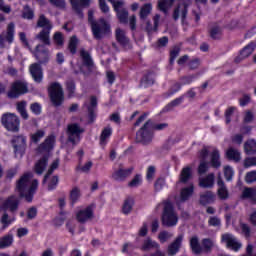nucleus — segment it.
Masks as SVG:
<instances>
[{"label":"nucleus","instance_id":"69168bd1","mask_svg":"<svg viewBox=\"0 0 256 256\" xmlns=\"http://www.w3.org/2000/svg\"><path fill=\"white\" fill-rule=\"evenodd\" d=\"M81 195V192L79 190V188H73L72 191L70 192V199L73 203H75V201H77V199H79Z\"/></svg>","mask_w":256,"mask_h":256},{"label":"nucleus","instance_id":"e433bc0d","mask_svg":"<svg viewBox=\"0 0 256 256\" xmlns=\"http://www.w3.org/2000/svg\"><path fill=\"white\" fill-rule=\"evenodd\" d=\"M13 245V236L12 234H7L4 237L0 238V249H7Z\"/></svg>","mask_w":256,"mask_h":256},{"label":"nucleus","instance_id":"f257e3e1","mask_svg":"<svg viewBox=\"0 0 256 256\" xmlns=\"http://www.w3.org/2000/svg\"><path fill=\"white\" fill-rule=\"evenodd\" d=\"M31 179H33V173L28 172L22 175L16 183L17 193H19L20 197H24L28 203L33 201V195H35V191L39 187V181Z\"/></svg>","mask_w":256,"mask_h":256},{"label":"nucleus","instance_id":"0eeeda50","mask_svg":"<svg viewBox=\"0 0 256 256\" xmlns=\"http://www.w3.org/2000/svg\"><path fill=\"white\" fill-rule=\"evenodd\" d=\"M91 29L95 39H103V37L110 31L109 24H107V21L103 18L96 22H92Z\"/></svg>","mask_w":256,"mask_h":256},{"label":"nucleus","instance_id":"4d7b16f0","mask_svg":"<svg viewBox=\"0 0 256 256\" xmlns=\"http://www.w3.org/2000/svg\"><path fill=\"white\" fill-rule=\"evenodd\" d=\"M233 175H235V171H233V168L230 166H225L224 177L226 178V181H231V179H233Z\"/></svg>","mask_w":256,"mask_h":256},{"label":"nucleus","instance_id":"72a5a7b5","mask_svg":"<svg viewBox=\"0 0 256 256\" xmlns=\"http://www.w3.org/2000/svg\"><path fill=\"white\" fill-rule=\"evenodd\" d=\"M151 249H159V243L153 241L152 239L150 238H147L142 247H141V250L142 251H151Z\"/></svg>","mask_w":256,"mask_h":256},{"label":"nucleus","instance_id":"f704fd0d","mask_svg":"<svg viewBox=\"0 0 256 256\" xmlns=\"http://www.w3.org/2000/svg\"><path fill=\"white\" fill-rule=\"evenodd\" d=\"M153 10V6L150 3L144 4L140 9V19L145 21L149 15H151V11Z\"/></svg>","mask_w":256,"mask_h":256},{"label":"nucleus","instance_id":"4468645a","mask_svg":"<svg viewBox=\"0 0 256 256\" xmlns=\"http://www.w3.org/2000/svg\"><path fill=\"white\" fill-rule=\"evenodd\" d=\"M69 2L80 19H83V9L91 5V0H69Z\"/></svg>","mask_w":256,"mask_h":256},{"label":"nucleus","instance_id":"20e7f679","mask_svg":"<svg viewBox=\"0 0 256 256\" xmlns=\"http://www.w3.org/2000/svg\"><path fill=\"white\" fill-rule=\"evenodd\" d=\"M179 221V217L175 210L173 209V204L167 201L164 203V210L162 214V225L166 227H175Z\"/></svg>","mask_w":256,"mask_h":256},{"label":"nucleus","instance_id":"8fccbe9b","mask_svg":"<svg viewBox=\"0 0 256 256\" xmlns=\"http://www.w3.org/2000/svg\"><path fill=\"white\" fill-rule=\"evenodd\" d=\"M23 19L31 20L33 17H35V13L33 12V9H31L28 5L24 6L23 12H22Z\"/></svg>","mask_w":256,"mask_h":256},{"label":"nucleus","instance_id":"9b49d317","mask_svg":"<svg viewBox=\"0 0 256 256\" xmlns=\"http://www.w3.org/2000/svg\"><path fill=\"white\" fill-rule=\"evenodd\" d=\"M29 91L27 83L25 81L18 80L14 82L8 92L9 99H17L19 95H25Z\"/></svg>","mask_w":256,"mask_h":256},{"label":"nucleus","instance_id":"4c0bfd02","mask_svg":"<svg viewBox=\"0 0 256 256\" xmlns=\"http://www.w3.org/2000/svg\"><path fill=\"white\" fill-rule=\"evenodd\" d=\"M220 154L219 150L213 149L212 154H211V165L212 167H215L216 169L221 167V160H220Z\"/></svg>","mask_w":256,"mask_h":256},{"label":"nucleus","instance_id":"aec40b11","mask_svg":"<svg viewBox=\"0 0 256 256\" xmlns=\"http://www.w3.org/2000/svg\"><path fill=\"white\" fill-rule=\"evenodd\" d=\"M181 243H183V235H179L169 246L168 255H177L179 249H181Z\"/></svg>","mask_w":256,"mask_h":256},{"label":"nucleus","instance_id":"c03bdc74","mask_svg":"<svg viewBox=\"0 0 256 256\" xmlns=\"http://www.w3.org/2000/svg\"><path fill=\"white\" fill-rule=\"evenodd\" d=\"M185 99V96L182 95L179 98L174 99L171 101L165 108L164 111H173L174 107H178V105H181Z\"/></svg>","mask_w":256,"mask_h":256},{"label":"nucleus","instance_id":"79ce46f5","mask_svg":"<svg viewBox=\"0 0 256 256\" xmlns=\"http://www.w3.org/2000/svg\"><path fill=\"white\" fill-rule=\"evenodd\" d=\"M143 183V177L140 174H136L133 179L128 182V187L130 189H135L137 187H140Z\"/></svg>","mask_w":256,"mask_h":256},{"label":"nucleus","instance_id":"bf43d9fd","mask_svg":"<svg viewBox=\"0 0 256 256\" xmlns=\"http://www.w3.org/2000/svg\"><path fill=\"white\" fill-rule=\"evenodd\" d=\"M66 87L69 97H73V95H75V82L73 80H69L66 83Z\"/></svg>","mask_w":256,"mask_h":256},{"label":"nucleus","instance_id":"39448f33","mask_svg":"<svg viewBox=\"0 0 256 256\" xmlns=\"http://www.w3.org/2000/svg\"><path fill=\"white\" fill-rule=\"evenodd\" d=\"M83 133H85V129L77 123H72L67 126L66 134L69 143H72V145H77V143L81 141V135H83Z\"/></svg>","mask_w":256,"mask_h":256},{"label":"nucleus","instance_id":"b1692460","mask_svg":"<svg viewBox=\"0 0 256 256\" xmlns=\"http://www.w3.org/2000/svg\"><path fill=\"white\" fill-rule=\"evenodd\" d=\"M111 135H113V128H111V126H106L102 130V133L100 135V145L102 147H105V145H107V141L109 137H111Z\"/></svg>","mask_w":256,"mask_h":256},{"label":"nucleus","instance_id":"0e129e2a","mask_svg":"<svg viewBox=\"0 0 256 256\" xmlns=\"http://www.w3.org/2000/svg\"><path fill=\"white\" fill-rule=\"evenodd\" d=\"M210 36L212 39H219V37H221V28L217 26L213 27L210 30Z\"/></svg>","mask_w":256,"mask_h":256},{"label":"nucleus","instance_id":"dca6fc26","mask_svg":"<svg viewBox=\"0 0 256 256\" xmlns=\"http://www.w3.org/2000/svg\"><path fill=\"white\" fill-rule=\"evenodd\" d=\"M132 174L133 167H130L128 169L119 168L112 173V179H114V181L123 182L126 181L128 177H131Z\"/></svg>","mask_w":256,"mask_h":256},{"label":"nucleus","instance_id":"bb28decb","mask_svg":"<svg viewBox=\"0 0 256 256\" xmlns=\"http://www.w3.org/2000/svg\"><path fill=\"white\" fill-rule=\"evenodd\" d=\"M133 205H135V200L132 197L126 198L122 205V213L124 215H129L131 211H133Z\"/></svg>","mask_w":256,"mask_h":256},{"label":"nucleus","instance_id":"5fc2aeb1","mask_svg":"<svg viewBox=\"0 0 256 256\" xmlns=\"http://www.w3.org/2000/svg\"><path fill=\"white\" fill-rule=\"evenodd\" d=\"M117 17L120 21V23H127L128 22V19H129V13L127 12V10H119L117 12Z\"/></svg>","mask_w":256,"mask_h":256},{"label":"nucleus","instance_id":"09e8293b","mask_svg":"<svg viewBox=\"0 0 256 256\" xmlns=\"http://www.w3.org/2000/svg\"><path fill=\"white\" fill-rule=\"evenodd\" d=\"M190 247L196 255H199L201 253V246L199 245V239L197 237H192L190 240Z\"/></svg>","mask_w":256,"mask_h":256},{"label":"nucleus","instance_id":"de8ad7c7","mask_svg":"<svg viewBox=\"0 0 256 256\" xmlns=\"http://www.w3.org/2000/svg\"><path fill=\"white\" fill-rule=\"evenodd\" d=\"M255 189L254 188H245L242 192V199H250L255 201Z\"/></svg>","mask_w":256,"mask_h":256},{"label":"nucleus","instance_id":"c756f323","mask_svg":"<svg viewBox=\"0 0 256 256\" xmlns=\"http://www.w3.org/2000/svg\"><path fill=\"white\" fill-rule=\"evenodd\" d=\"M215 201V194L211 191H206L200 195V203L201 205H209V203H213Z\"/></svg>","mask_w":256,"mask_h":256},{"label":"nucleus","instance_id":"37998d69","mask_svg":"<svg viewBox=\"0 0 256 256\" xmlns=\"http://www.w3.org/2000/svg\"><path fill=\"white\" fill-rule=\"evenodd\" d=\"M49 33H51V30H42L39 34L36 35V39H39L44 45H49Z\"/></svg>","mask_w":256,"mask_h":256},{"label":"nucleus","instance_id":"f3484780","mask_svg":"<svg viewBox=\"0 0 256 256\" xmlns=\"http://www.w3.org/2000/svg\"><path fill=\"white\" fill-rule=\"evenodd\" d=\"M256 49V43L250 42L247 46H245L241 51L238 57L235 58V63H241L243 59H247L249 55L253 53Z\"/></svg>","mask_w":256,"mask_h":256},{"label":"nucleus","instance_id":"a18cd8bd","mask_svg":"<svg viewBox=\"0 0 256 256\" xmlns=\"http://www.w3.org/2000/svg\"><path fill=\"white\" fill-rule=\"evenodd\" d=\"M244 150L247 153V155H253V153H256V142H255V140H248L244 144Z\"/></svg>","mask_w":256,"mask_h":256},{"label":"nucleus","instance_id":"2eb2a0df","mask_svg":"<svg viewBox=\"0 0 256 256\" xmlns=\"http://www.w3.org/2000/svg\"><path fill=\"white\" fill-rule=\"evenodd\" d=\"M93 217V206L83 208L76 213V219L79 223H87V221H91Z\"/></svg>","mask_w":256,"mask_h":256},{"label":"nucleus","instance_id":"ea45409f","mask_svg":"<svg viewBox=\"0 0 256 256\" xmlns=\"http://www.w3.org/2000/svg\"><path fill=\"white\" fill-rule=\"evenodd\" d=\"M80 57L83 61V64L86 65V67H91V65H93V60L91 59V55L85 49L80 50Z\"/></svg>","mask_w":256,"mask_h":256},{"label":"nucleus","instance_id":"a878e982","mask_svg":"<svg viewBox=\"0 0 256 256\" xmlns=\"http://www.w3.org/2000/svg\"><path fill=\"white\" fill-rule=\"evenodd\" d=\"M226 157L230 161H235V163H239L241 161V152L235 148H229L226 151Z\"/></svg>","mask_w":256,"mask_h":256},{"label":"nucleus","instance_id":"9d476101","mask_svg":"<svg viewBox=\"0 0 256 256\" xmlns=\"http://www.w3.org/2000/svg\"><path fill=\"white\" fill-rule=\"evenodd\" d=\"M48 91L52 103H54L56 106H59L63 103V88L61 87L60 83L54 82L50 84Z\"/></svg>","mask_w":256,"mask_h":256},{"label":"nucleus","instance_id":"680f3d73","mask_svg":"<svg viewBox=\"0 0 256 256\" xmlns=\"http://www.w3.org/2000/svg\"><path fill=\"white\" fill-rule=\"evenodd\" d=\"M235 111H237V108H235L233 106L229 107L225 111V117H226V123L227 124L231 123V117H232L233 113H235Z\"/></svg>","mask_w":256,"mask_h":256},{"label":"nucleus","instance_id":"a211bd4d","mask_svg":"<svg viewBox=\"0 0 256 256\" xmlns=\"http://www.w3.org/2000/svg\"><path fill=\"white\" fill-rule=\"evenodd\" d=\"M188 7H189V4H187L185 2L182 3V4H179L178 7L174 10V13H173L174 21L179 20V17H181L182 23H184L185 19H187Z\"/></svg>","mask_w":256,"mask_h":256},{"label":"nucleus","instance_id":"f8f14e48","mask_svg":"<svg viewBox=\"0 0 256 256\" xmlns=\"http://www.w3.org/2000/svg\"><path fill=\"white\" fill-rule=\"evenodd\" d=\"M12 143L15 157L21 159L25 153V148L27 147V138L25 136H16Z\"/></svg>","mask_w":256,"mask_h":256},{"label":"nucleus","instance_id":"052dcab7","mask_svg":"<svg viewBox=\"0 0 256 256\" xmlns=\"http://www.w3.org/2000/svg\"><path fill=\"white\" fill-rule=\"evenodd\" d=\"M58 183H59V177L53 176L52 178H50L48 182L49 191H53V189L57 187Z\"/></svg>","mask_w":256,"mask_h":256},{"label":"nucleus","instance_id":"58836bf2","mask_svg":"<svg viewBox=\"0 0 256 256\" xmlns=\"http://www.w3.org/2000/svg\"><path fill=\"white\" fill-rule=\"evenodd\" d=\"M14 221L15 218H10L9 214H7V212H4L0 219V223H2L1 231H5V229L9 227V225H11V223H13Z\"/></svg>","mask_w":256,"mask_h":256},{"label":"nucleus","instance_id":"423d86ee","mask_svg":"<svg viewBox=\"0 0 256 256\" xmlns=\"http://www.w3.org/2000/svg\"><path fill=\"white\" fill-rule=\"evenodd\" d=\"M15 40V23L10 22L6 31L0 34V49H6Z\"/></svg>","mask_w":256,"mask_h":256},{"label":"nucleus","instance_id":"864d4df0","mask_svg":"<svg viewBox=\"0 0 256 256\" xmlns=\"http://www.w3.org/2000/svg\"><path fill=\"white\" fill-rule=\"evenodd\" d=\"M44 137L45 131L43 130H37L35 133L31 134V140L33 143H39Z\"/></svg>","mask_w":256,"mask_h":256},{"label":"nucleus","instance_id":"f03ea898","mask_svg":"<svg viewBox=\"0 0 256 256\" xmlns=\"http://www.w3.org/2000/svg\"><path fill=\"white\" fill-rule=\"evenodd\" d=\"M167 127H169L167 123L154 125L151 120H148L136 133V141L137 143H142V145H147L153 140V130L163 131V129H167Z\"/></svg>","mask_w":256,"mask_h":256},{"label":"nucleus","instance_id":"49530a36","mask_svg":"<svg viewBox=\"0 0 256 256\" xmlns=\"http://www.w3.org/2000/svg\"><path fill=\"white\" fill-rule=\"evenodd\" d=\"M77 45H79V40L76 36H72L68 44V49L70 53H72V55H75V53H77Z\"/></svg>","mask_w":256,"mask_h":256},{"label":"nucleus","instance_id":"6e6552de","mask_svg":"<svg viewBox=\"0 0 256 256\" xmlns=\"http://www.w3.org/2000/svg\"><path fill=\"white\" fill-rule=\"evenodd\" d=\"M2 125L7 129V131L17 132L19 131V125H21V121L19 117L14 113H6L3 114L2 118Z\"/></svg>","mask_w":256,"mask_h":256},{"label":"nucleus","instance_id":"c9c22d12","mask_svg":"<svg viewBox=\"0 0 256 256\" xmlns=\"http://www.w3.org/2000/svg\"><path fill=\"white\" fill-rule=\"evenodd\" d=\"M16 109L20 113L22 119H29V114L27 113V102L21 101L17 103Z\"/></svg>","mask_w":256,"mask_h":256},{"label":"nucleus","instance_id":"e2e57ef3","mask_svg":"<svg viewBox=\"0 0 256 256\" xmlns=\"http://www.w3.org/2000/svg\"><path fill=\"white\" fill-rule=\"evenodd\" d=\"M181 83H175L173 87L165 94V97H171V95H175L177 91L181 89Z\"/></svg>","mask_w":256,"mask_h":256},{"label":"nucleus","instance_id":"c85d7f7f","mask_svg":"<svg viewBox=\"0 0 256 256\" xmlns=\"http://www.w3.org/2000/svg\"><path fill=\"white\" fill-rule=\"evenodd\" d=\"M96 108H97V98L95 96H92L90 99V105L87 106L90 123H93V121H95V109Z\"/></svg>","mask_w":256,"mask_h":256},{"label":"nucleus","instance_id":"13d9d810","mask_svg":"<svg viewBox=\"0 0 256 256\" xmlns=\"http://www.w3.org/2000/svg\"><path fill=\"white\" fill-rule=\"evenodd\" d=\"M197 79V75L184 76L180 79L181 85H191Z\"/></svg>","mask_w":256,"mask_h":256},{"label":"nucleus","instance_id":"7c9ffc66","mask_svg":"<svg viewBox=\"0 0 256 256\" xmlns=\"http://www.w3.org/2000/svg\"><path fill=\"white\" fill-rule=\"evenodd\" d=\"M194 186L190 184L188 187H185L180 192V201L185 202L187 201L191 195H193Z\"/></svg>","mask_w":256,"mask_h":256},{"label":"nucleus","instance_id":"5701e85b","mask_svg":"<svg viewBox=\"0 0 256 256\" xmlns=\"http://www.w3.org/2000/svg\"><path fill=\"white\" fill-rule=\"evenodd\" d=\"M115 35H116V40L118 41V43H120V45H122L123 47H129V38L125 33V30L121 28H117Z\"/></svg>","mask_w":256,"mask_h":256},{"label":"nucleus","instance_id":"a19ab883","mask_svg":"<svg viewBox=\"0 0 256 256\" xmlns=\"http://www.w3.org/2000/svg\"><path fill=\"white\" fill-rule=\"evenodd\" d=\"M175 0H160L158 2V9L163 13H167L168 9L173 6Z\"/></svg>","mask_w":256,"mask_h":256},{"label":"nucleus","instance_id":"4be33fe9","mask_svg":"<svg viewBox=\"0 0 256 256\" xmlns=\"http://www.w3.org/2000/svg\"><path fill=\"white\" fill-rule=\"evenodd\" d=\"M35 57L39 63H47L49 61V52L43 49V45H38L36 47Z\"/></svg>","mask_w":256,"mask_h":256},{"label":"nucleus","instance_id":"1a4fd4ad","mask_svg":"<svg viewBox=\"0 0 256 256\" xmlns=\"http://www.w3.org/2000/svg\"><path fill=\"white\" fill-rule=\"evenodd\" d=\"M19 209V198L15 195H11L6 199L0 198V213L2 211H10V213H16Z\"/></svg>","mask_w":256,"mask_h":256},{"label":"nucleus","instance_id":"473e14b6","mask_svg":"<svg viewBox=\"0 0 256 256\" xmlns=\"http://www.w3.org/2000/svg\"><path fill=\"white\" fill-rule=\"evenodd\" d=\"M155 84V75L153 73H148L144 75V77L141 80V87H151V85Z\"/></svg>","mask_w":256,"mask_h":256},{"label":"nucleus","instance_id":"2f4dec72","mask_svg":"<svg viewBox=\"0 0 256 256\" xmlns=\"http://www.w3.org/2000/svg\"><path fill=\"white\" fill-rule=\"evenodd\" d=\"M37 27H42L44 30L51 31L53 29V25H51V22L45 15H40L38 21H37Z\"/></svg>","mask_w":256,"mask_h":256},{"label":"nucleus","instance_id":"3c124183","mask_svg":"<svg viewBox=\"0 0 256 256\" xmlns=\"http://www.w3.org/2000/svg\"><path fill=\"white\" fill-rule=\"evenodd\" d=\"M172 237H173V233L168 231H162L158 235V239L160 243H167V241H169V239H172Z\"/></svg>","mask_w":256,"mask_h":256},{"label":"nucleus","instance_id":"393cba45","mask_svg":"<svg viewBox=\"0 0 256 256\" xmlns=\"http://www.w3.org/2000/svg\"><path fill=\"white\" fill-rule=\"evenodd\" d=\"M193 177L191 166H186L182 169L179 176V183H187Z\"/></svg>","mask_w":256,"mask_h":256},{"label":"nucleus","instance_id":"412c9836","mask_svg":"<svg viewBox=\"0 0 256 256\" xmlns=\"http://www.w3.org/2000/svg\"><path fill=\"white\" fill-rule=\"evenodd\" d=\"M215 185V174L211 173L208 174L204 178L199 179V186L203 189H211Z\"/></svg>","mask_w":256,"mask_h":256},{"label":"nucleus","instance_id":"6ab92c4d","mask_svg":"<svg viewBox=\"0 0 256 256\" xmlns=\"http://www.w3.org/2000/svg\"><path fill=\"white\" fill-rule=\"evenodd\" d=\"M29 69L35 83H41V81H43V69L41 68V65L34 63L30 65Z\"/></svg>","mask_w":256,"mask_h":256},{"label":"nucleus","instance_id":"603ef678","mask_svg":"<svg viewBox=\"0 0 256 256\" xmlns=\"http://www.w3.org/2000/svg\"><path fill=\"white\" fill-rule=\"evenodd\" d=\"M57 167H59V160H55V161L52 163L50 169L48 170V172H47L46 175L44 176V180H43V183H44V184L47 183V180L51 177V175H53V171H54L55 169H57Z\"/></svg>","mask_w":256,"mask_h":256},{"label":"nucleus","instance_id":"7ed1b4c3","mask_svg":"<svg viewBox=\"0 0 256 256\" xmlns=\"http://www.w3.org/2000/svg\"><path fill=\"white\" fill-rule=\"evenodd\" d=\"M55 143V136H48L44 143L38 147V153H45L42 159L36 162L34 166V171L37 175H43L45 169H47V161L49 159V151L53 149Z\"/></svg>","mask_w":256,"mask_h":256},{"label":"nucleus","instance_id":"338daca9","mask_svg":"<svg viewBox=\"0 0 256 256\" xmlns=\"http://www.w3.org/2000/svg\"><path fill=\"white\" fill-rule=\"evenodd\" d=\"M53 39L56 45H58L59 47L63 46L64 41H63V34L61 32H56L54 34Z\"/></svg>","mask_w":256,"mask_h":256},{"label":"nucleus","instance_id":"cd10ccee","mask_svg":"<svg viewBox=\"0 0 256 256\" xmlns=\"http://www.w3.org/2000/svg\"><path fill=\"white\" fill-rule=\"evenodd\" d=\"M218 197H220V199H229V191L227 190V187L225 186V183L223 182V180H221V178L218 179Z\"/></svg>","mask_w":256,"mask_h":256},{"label":"nucleus","instance_id":"774afa93","mask_svg":"<svg viewBox=\"0 0 256 256\" xmlns=\"http://www.w3.org/2000/svg\"><path fill=\"white\" fill-rule=\"evenodd\" d=\"M246 183H255L256 181V170L248 172L245 177Z\"/></svg>","mask_w":256,"mask_h":256},{"label":"nucleus","instance_id":"ddd939ff","mask_svg":"<svg viewBox=\"0 0 256 256\" xmlns=\"http://www.w3.org/2000/svg\"><path fill=\"white\" fill-rule=\"evenodd\" d=\"M221 242L226 244V247L228 249H232V251H239L243 245L239 240L230 233L222 234L221 236Z\"/></svg>","mask_w":256,"mask_h":256},{"label":"nucleus","instance_id":"6e6d98bb","mask_svg":"<svg viewBox=\"0 0 256 256\" xmlns=\"http://www.w3.org/2000/svg\"><path fill=\"white\" fill-rule=\"evenodd\" d=\"M181 52V48L175 46L171 52H170V65H173L175 63V59L179 57V53Z\"/></svg>","mask_w":256,"mask_h":256}]
</instances>
